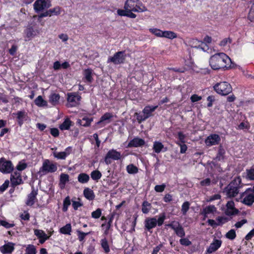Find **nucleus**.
<instances>
[{"instance_id": "nucleus-11", "label": "nucleus", "mask_w": 254, "mask_h": 254, "mask_svg": "<svg viewBox=\"0 0 254 254\" xmlns=\"http://www.w3.org/2000/svg\"><path fill=\"white\" fill-rule=\"evenodd\" d=\"M121 158V154L115 149L110 150L105 157V162L109 165L111 163V160H118Z\"/></svg>"}, {"instance_id": "nucleus-16", "label": "nucleus", "mask_w": 254, "mask_h": 254, "mask_svg": "<svg viewBox=\"0 0 254 254\" xmlns=\"http://www.w3.org/2000/svg\"><path fill=\"white\" fill-rule=\"evenodd\" d=\"M61 8L60 6H56L53 8L49 9L48 10L41 13L39 15V18H42L47 16H51L52 15H58L61 14Z\"/></svg>"}, {"instance_id": "nucleus-19", "label": "nucleus", "mask_w": 254, "mask_h": 254, "mask_svg": "<svg viewBox=\"0 0 254 254\" xmlns=\"http://www.w3.org/2000/svg\"><path fill=\"white\" fill-rule=\"evenodd\" d=\"M226 207L225 213L228 216L235 215L239 212L238 210L235 208L234 202L233 201H229L227 203Z\"/></svg>"}, {"instance_id": "nucleus-53", "label": "nucleus", "mask_w": 254, "mask_h": 254, "mask_svg": "<svg viewBox=\"0 0 254 254\" xmlns=\"http://www.w3.org/2000/svg\"><path fill=\"white\" fill-rule=\"evenodd\" d=\"M166 188V185L163 184L161 185H156L154 188V190L156 192H163Z\"/></svg>"}, {"instance_id": "nucleus-60", "label": "nucleus", "mask_w": 254, "mask_h": 254, "mask_svg": "<svg viewBox=\"0 0 254 254\" xmlns=\"http://www.w3.org/2000/svg\"><path fill=\"white\" fill-rule=\"evenodd\" d=\"M135 116H136L137 120L138 121V123H141V122L145 121L147 119V118H146V117L144 116V114H143V115H140L139 114H138L137 113H136Z\"/></svg>"}, {"instance_id": "nucleus-4", "label": "nucleus", "mask_w": 254, "mask_h": 254, "mask_svg": "<svg viewBox=\"0 0 254 254\" xmlns=\"http://www.w3.org/2000/svg\"><path fill=\"white\" fill-rule=\"evenodd\" d=\"M165 218L166 216L164 213L160 214L157 220L155 217L147 218L144 221L145 228L148 231H150L155 228L157 225L161 226L163 224Z\"/></svg>"}, {"instance_id": "nucleus-42", "label": "nucleus", "mask_w": 254, "mask_h": 254, "mask_svg": "<svg viewBox=\"0 0 254 254\" xmlns=\"http://www.w3.org/2000/svg\"><path fill=\"white\" fill-rule=\"evenodd\" d=\"M102 177V174L98 170H94L91 173V178L95 181H98Z\"/></svg>"}, {"instance_id": "nucleus-32", "label": "nucleus", "mask_w": 254, "mask_h": 254, "mask_svg": "<svg viewBox=\"0 0 254 254\" xmlns=\"http://www.w3.org/2000/svg\"><path fill=\"white\" fill-rule=\"evenodd\" d=\"M151 208V204L147 201H144L142 204V212L144 214H147Z\"/></svg>"}, {"instance_id": "nucleus-30", "label": "nucleus", "mask_w": 254, "mask_h": 254, "mask_svg": "<svg viewBox=\"0 0 254 254\" xmlns=\"http://www.w3.org/2000/svg\"><path fill=\"white\" fill-rule=\"evenodd\" d=\"M92 121V118L84 117L81 120H78L77 121V123L83 127H88L90 126Z\"/></svg>"}, {"instance_id": "nucleus-23", "label": "nucleus", "mask_w": 254, "mask_h": 254, "mask_svg": "<svg viewBox=\"0 0 254 254\" xmlns=\"http://www.w3.org/2000/svg\"><path fill=\"white\" fill-rule=\"evenodd\" d=\"M14 250V246L12 243H8L0 248V251L3 254H10Z\"/></svg>"}, {"instance_id": "nucleus-15", "label": "nucleus", "mask_w": 254, "mask_h": 254, "mask_svg": "<svg viewBox=\"0 0 254 254\" xmlns=\"http://www.w3.org/2000/svg\"><path fill=\"white\" fill-rule=\"evenodd\" d=\"M222 241L214 239L206 251V254H212L216 252L221 246Z\"/></svg>"}, {"instance_id": "nucleus-27", "label": "nucleus", "mask_w": 254, "mask_h": 254, "mask_svg": "<svg viewBox=\"0 0 254 254\" xmlns=\"http://www.w3.org/2000/svg\"><path fill=\"white\" fill-rule=\"evenodd\" d=\"M216 211V208L214 205H209L205 207L202 211V214L205 217H207L209 214H213Z\"/></svg>"}, {"instance_id": "nucleus-40", "label": "nucleus", "mask_w": 254, "mask_h": 254, "mask_svg": "<svg viewBox=\"0 0 254 254\" xmlns=\"http://www.w3.org/2000/svg\"><path fill=\"white\" fill-rule=\"evenodd\" d=\"M188 45L192 48H194L196 49L199 48V44L200 43V41H198L196 39H190L188 41Z\"/></svg>"}, {"instance_id": "nucleus-56", "label": "nucleus", "mask_w": 254, "mask_h": 254, "mask_svg": "<svg viewBox=\"0 0 254 254\" xmlns=\"http://www.w3.org/2000/svg\"><path fill=\"white\" fill-rule=\"evenodd\" d=\"M178 136L179 141L177 142H180L181 143H185L186 135L182 132H179L178 133Z\"/></svg>"}, {"instance_id": "nucleus-34", "label": "nucleus", "mask_w": 254, "mask_h": 254, "mask_svg": "<svg viewBox=\"0 0 254 254\" xmlns=\"http://www.w3.org/2000/svg\"><path fill=\"white\" fill-rule=\"evenodd\" d=\"M169 39H173L177 37V34L171 31H164L163 37Z\"/></svg>"}, {"instance_id": "nucleus-10", "label": "nucleus", "mask_w": 254, "mask_h": 254, "mask_svg": "<svg viewBox=\"0 0 254 254\" xmlns=\"http://www.w3.org/2000/svg\"><path fill=\"white\" fill-rule=\"evenodd\" d=\"M13 170V166L10 161L3 158L0 159V171L3 173H10Z\"/></svg>"}, {"instance_id": "nucleus-37", "label": "nucleus", "mask_w": 254, "mask_h": 254, "mask_svg": "<svg viewBox=\"0 0 254 254\" xmlns=\"http://www.w3.org/2000/svg\"><path fill=\"white\" fill-rule=\"evenodd\" d=\"M127 171L128 174H134L138 172V169L137 167L131 164L127 166Z\"/></svg>"}, {"instance_id": "nucleus-24", "label": "nucleus", "mask_w": 254, "mask_h": 254, "mask_svg": "<svg viewBox=\"0 0 254 254\" xmlns=\"http://www.w3.org/2000/svg\"><path fill=\"white\" fill-rule=\"evenodd\" d=\"M113 117V115L110 113H106L104 114L100 118V121L97 123L98 124L104 123V125L110 122V119Z\"/></svg>"}, {"instance_id": "nucleus-43", "label": "nucleus", "mask_w": 254, "mask_h": 254, "mask_svg": "<svg viewBox=\"0 0 254 254\" xmlns=\"http://www.w3.org/2000/svg\"><path fill=\"white\" fill-rule=\"evenodd\" d=\"M149 31L152 34H154L155 36L158 37H162L163 31L160 29L157 28H150L149 29Z\"/></svg>"}, {"instance_id": "nucleus-55", "label": "nucleus", "mask_w": 254, "mask_h": 254, "mask_svg": "<svg viewBox=\"0 0 254 254\" xmlns=\"http://www.w3.org/2000/svg\"><path fill=\"white\" fill-rule=\"evenodd\" d=\"M77 233L78 234V240L80 241H82L84 240L85 237L89 234V233H84L80 231H77Z\"/></svg>"}, {"instance_id": "nucleus-57", "label": "nucleus", "mask_w": 254, "mask_h": 254, "mask_svg": "<svg viewBox=\"0 0 254 254\" xmlns=\"http://www.w3.org/2000/svg\"><path fill=\"white\" fill-rule=\"evenodd\" d=\"M0 226H2L6 228H10L12 227L14 225L12 224H10L5 221L1 220L0 221Z\"/></svg>"}, {"instance_id": "nucleus-25", "label": "nucleus", "mask_w": 254, "mask_h": 254, "mask_svg": "<svg viewBox=\"0 0 254 254\" xmlns=\"http://www.w3.org/2000/svg\"><path fill=\"white\" fill-rule=\"evenodd\" d=\"M13 114L16 116L18 124L21 126L26 117L27 114L26 112L25 111H18L16 113H13Z\"/></svg>"}, {"instance_id": "nucleus-46", "label": "nucleus", "mask_w": 254, "mask_h": 254, "mask_svg": "<svg viewBox=\"0 0 254 254\" xmlns=\"http://www.w3.org/2000/svg\"><path fill=\"white\" fill-rule=\"evenodd\" d=\"M190 203L188 201H185L182 205L181 211L184 215H185L190 208Z\"/></svg>"}, {"instance_id": "nucleus-29", "label": "nucleus", "mask_w": 254, "mask_h": 254, "mask_svg": "<svg viewBox=\"0 0 254 254\" xmlns=\"http://www.w3.org/2000/svg\"><path fill=\"white\" fill-rule=\"evenodd\" d=\"M92 70L90 68H87L84 70L83 75L86 79V80L88 82H91L93 80V78L92 76Z\"/></svg>"}, {"instance_id": "nucleus-31", "label": "nucleus", "mask_w": 254, "mask_h": 254, "mask_svg": "<svg viewBox=\"0 0 254 254\" xmlns=\"http://www.w3.org/2000/svg\"><path fill=\"white\" fill-rule=\"evenodd\" d=\"M60 96L58 94L54 93L50 95L49 97V102L53 105H56L58 104Z\"/></svg>"}, {"instance_id": "nucleus-18", "label": "nucleus", "mask_w": 254, "mask_h": 254, "mask_svg": "<svg viewBox=\"0 0 254 254\" xmlns=\"http://www.w3.org/2000/svg\"><path fill=\"white\" fill-rule=\"evenodd\" d=\"M10 181L13 186H17L22 183L21 174L18 171H15L11 175Z\"/></svg>"}, {"instance_id": "nucleus-39", "label": "nucleus", "mask_w": 254, "mask_h": 254, "mask_svg": "<svg viewBox=\"0 0 254 254\" xmlns=\"http://www.w3.org/2000/svg\"><path fill=\"white\" fill-rule=\"evenodd\" d=\"M71 227L70 224H67L60 229V232L64 234H70Z\"/></svg>"}, {"instance_id": "nucleus-14", "label": "nucleus", "mask_w": 254, "mask_h": 254, "mask_svg": "<svg viewBox=\"0 0 254 254\" xmlns=\"http://www.w3.org/2000/svg\"><path fill=\"white\" fill-rule=\"evenodd\" d=\"M221 138L218 134H212L206 138L205 142L207 146H211L218 144Z\"/></svg>"}, {"instance_id": "nucleus-8", "label": "nucleus", "mask_w": 254, "mask_h": 254, "mask_svg": "<svg viewBox=\"0 0 254 254\" xmlns=\"http://www.w3.org/2000/svg\"><path fill=\"white\" fill-rule=\"evenodd\" d=\"M126 54L124 51L118 52L113 57H109L107 62L113 63L115 64H119L124 63L126 59Z\"/></svg>"}, {"instance_id": "nucleus-1", "label": "nucleus", "mask_w": 254, "mask_h": 254, "mask_svg": "<svg viewBox=\"0 0 254 254\" xmlns=\"http://www.w3.org/2000/svg\"><path fill=\"white\" fill-rule=\"evenodd\" d=\"M231 63L230 58L223 53L216 54L209 60V64L214 70L230 67Z\"/></svg>"}, {"instance_id": "nucleus-41", "label": "nucleus", "mask_w": 254, "mask_h": 254, "mask_svg": "<svg viewBox=\"0 0 254 254\" xmlns=\"http://www.w3.org/2000/svg\"><path fill=\"white\" fill-rule=\"evenodd\" d=\"M69 181V176L66 174L62 173L60 176V184L62 185L63 187L65 184Z\"/></svg>"}, {"instance_id": "nucleus-17", "label": "nucleus", "mask_w": 254, "mask_h": 254, "mask_svg": "<svg viewBox=\"0 0 254 254\" xmlns=\"http://www.w3.org/2000/svg\"><path fill=\"white\" fill-rule=\"evenodd\" d=\"M38 194V190L32 187V191L28 195L26 204L28 206H32L37 200L36 196Z\"/></svg>"}, {"instance_id": "nucleus-51", "label": "nucleus", "mask_w": 254, "mask_h": 254, "mask_svg": "<svg viewBox=\"0 0 254 254\" xmlns=\"http://www.w3.org/2000/svg\"><path fill=\"white\" fill-rule=\"evenodd\" d=\"M247 177L250 180H254V168L247 170Z\"/></svg>"}, {"instance_id": "nucleus-47", "label": "nucleus", "mask_w": 254, "mask_h": 254, "mask_svg": "<svg viewBox=\"0 0 254 254\" xmlns=\"http://www.w3.org/2000/svg\"><path fill=\"white\" fill-rule=\"evenodd\" d=\"M34 234L38 238H44L48 236L47 234L42 230L35 229L34 230Z\"/></svg>"}, {"instance_id": "nucleus-35", "label": "nucleus", "mask_w": 254, "mask_h": 254, "mask_svg": "<svg viewBox=\"0 0 254 254\" xmlns=\"http://www.w3.org/2000/svg\"><path fill=\"white\" fill-rule=\"evenodd\" d=\"M71 121L66 119L64 120V121L60 126V128L61 130H68L69 129L71 126Z\"/></svg>"}, {"instance_id": "nucleus-52", "label": "nucleus", "mask_w": 254, "mask_h": 254, "mask_svg": "<svg viewBox=\"0 0 254 254\" xmlns=\"http://www.w3.org/2000/svg\"><path fill=\"white\" fill-rule=\"evenodd\" d=\"M176 143L180 147V153L182 154L186 153L188 147L185 143H181L180 142H176Z\"/></svg>"}, {"instance_id": "nucleus-54", "label": "nucleus", "mask_w": 254, "mask_h": 254, "mask_svg": "<svg viewBox=\"0 0 254 254\" xmlns=\"http://www.w3.org/2000/svg\"><path fill=\"white\" fill-rule=\"evenodd\" d=\"M180 244L185 246H189L191 244V242L187 238H183L180 240Z\"/></svg>"}, {"instance_id": "nucleus-64", "label": "nucleus", "mask_w": 254, "mask_h": 254, "mask_svg": "<svg viewBox=\"0 0 254 254\" xmlns=\"http://www.w3.org/2000/svg\"><path fill=\"white\" fill-rule=\"evenodd\" d=\"M210 179L209 178H207L201 181L200 184L202 186H209L210 185Z\"/></svg>"}, {"instance_id": "nucleus-63", "label": "nucleus", "mask_w": 254, "mask_h": 254, "mask_svg": "<svg viewBox=\"0 0 254 254\" xmlns=\"http://www.w3.org/2000/svg\"><path fill=\"white\" fill-rule=\"evenodd\" d=\"M9 185V181L6 180L4 182V183L0 186V191L1 192H3L5 191L6 189L8 188Z\"/></svg>"}, {"instance_id": "nucleus-7", "label": "nucleus", "mask_w": 254, "mask_h": 254, "mask_svg": "<svg viewBox=\"0 0 254 254\" xmlns=\"http://www.w3.org/2000/svg\"><path fill=\"white\" fill-rule=\"evenodd\" d=\"M242 202L247 206H251L254 202V193L251 188L247 189L241 194Z\"/></svg>"}, {"instance_id": "nucleus-5", "label": "nucleus", "mask_w": 254, "mask_h": 254, "mask_svg": "<svg viewBox=\"0 0 254 254\" xmlns=\"http://www.w3.org/2000/svg\"><path fill=\"white\" fill-rule=\"evenodd\" d=\"M214 89L217 93L222 95H227L232 91L231 85L227 82L217 83L214 86Z\"/></svg>"}, {"instance_id": "nucleus-59", "label": "nucleus", "mask_w": 254, "mask_h": 254, "mask_svg": "<svg viewBox=\"0 0 254 254\" xmlns=\"http://www.w3.org/2000/svg\"><path fill=\"white\" fill-rule=\"evenodd\" d=\"M231 42H232V40L230 38H226L224 39L220 42L219 45L221 47H224L228 43H231Z\"/></svg>"}, {"instance_id": "nucleus-33", "label": "nucleus", "mask_w": 254, "mask_h": 254, "mask_svg": "<svg viewBox=\"0 0 254 254\" xmlns=\"http://www.w3.org/2000/svg\"><path fill=\"white\" fill-rule=\"evenodd\" d=\"M100 242L101 247L103 249L104 252L107 254L110 251V249L107 239L106 238L102 239Z\"/></svg>"}, {"instance_id": "nucleus-44", "label": "nucleus", "mask_w": 254, "mask_h": 254, "mask_svg": "<svg viewBox=\"0 0 254 254\" xmlns=\"http://www.w3.org/2000/svg\"><path fill=\"white\" fill-rule=\"evenodd\" d=\"M26 254H36V250L35 247L32 245H28L25 250Z\"/></svg>"}, {"instance_id": "nucleus-36", "label": "nucleus", "mask_w": 254, "mask_h": 254, "mask_svg": "<svg viewBox=\"0 0 254 254\" xmlns=\"http://www.w3.org/2000/svg\"><path fill=\"white\" fill-rule=\"evenodd\" d=\"M34 102L35 104L39 107H43L47 105V102L43 99L41 96H38Z\"/></svg>"}, {"instance_id": "nucleus-28", "label": "nucleus", "mask_w": 254, "mask_h": 254, "mask_svg": "<svg viewBox=\"0 0 254 254\" xmlns=\"http://www.w3.org/2000/svg\"><path fill=\"white\" fill-rule=\"evenodd\" d=\"M89 179V175L84 173L79 174L77 177L78 181L81 184L87 183Z\"/></svg>"}, {"instance_id": "nucleus-13", "label": "nucleus", "mask_w": 254, "mask_h": 254, "mask_svg": "<svg viewBox=\"0 0 254 254\" xmlns=\"http://www.w3.org/2000/svg\"><path fill=\"white\" fill-rule=\"evenodd\" d=\"M81 97L76 93L68 94L67 101L70 107H74L79 104Z\"/></svg>"}, {"instance_id": "nucleus-3", "label": "nucleus", "mask_w": 254, "mask_h": 254, "mask_svg": "<svg viewBox=\"0 0 254 254\" xmlns=\"http://www.w3.org/2000/svg\"><path fill=\"white\" fill-rule=\"evenodd\" d=\"M124 8L127 10L136 12H142L147 10L139 0H127L125 3Z\"/></svg>"}, {"instance_id": "nucleus-48", "label": "nucleus", "mask_w": 254, "mask_h": 254, "mask_svg": "<svg viewBox=\"0 0 254 254\" xmlns=\"http://www.w3.org/2000/svg\"><path fill=\"white\" fill-rule=\"evenodd\" d=\"M226 237L230 240H234L236 237L235 231L234 229L230 230L226 233Z\"/></svg>"}, {"instance_id": "nucleus-58", "label": "nucleus", "mask_w": 254, "mask_h": 254, "mask_svg": "<svg viewBox=\"0 0 254 254\" xmlns=\"http://www.w3.org/2000/svg\"><path fill=\"white\" fill-rule=\"evenodd\" d=\"M27 165L25 163L19 162L16 166V169L19 171L24 170L27 167Z\"/></svg>"}, {"instance_id": "nucleus-6", "label": "nucleus", "mask_w": 254, "mask_h": 254, "mask_svg": "<svg viewBox=\"0 0 254 254\" xmlns=\"http://www.w3.org/2000/svg\"><path fill=\"white\" fill-rule=\"evenodd\" d=\"M57 170V166L56 164L53 163L49 160L46 159L44 161L42 166L40 168L39 172L45 175L48 173H54Z\"/></svg>"}, {"instance_id": "nucleus-22", "label": "nucleus", "mask_w": 254, "mask_h": 254, "mask_svg": "<svg viewBox=\"0 0 254 254\" xmlns=\"http://www.w3.org/2000/svg\"><path fill=\"white\" fill-rule=\"evenodd\" d=\"M153 149L156 153H159L161 151L165 152L167 148H165L164 145L160 141H155L153 143Z\"/></svg>"}, {"instance_id": "nucleus-2", "label": "nucleus", "mask_w": 254, "mask_h": 254, "mask_svg": "<svg viewBox=\"0 0 254 254\" xmlns=\"http://www.w3.org/2000/svg\"><path fill=\"white\" fill-rule=\"evenodd\" d=\"M242 187L241 179L237 177L225 188L223 192L227 197H233L239 193V189Z\"/></svg>"}, {"instance_id": "nucleus-20", "label": "nucleus", "mask_w": 254, "mask_h": 254, "mask_svg": "<svg viewBox=\"0 0 254 254\" xmlns=\"http://www.w3.org/2000/svg\"><path fill=\"white\" fill-rule=\"evenodd\" d=\"M144 144L145 141L143 139L136 137L130 140L128 143L127 146L129 147H137L143 146Z\"/></svg>"}, {"instance_id": "nucleus-38", "label": "nucleus", "mask_w": 254, "mask_h": 254, "mask_svg": "<svg viewBox=\"0 0 254 254\" xmlns=\"http://www.w3.org/2000/svg\"><path fill=\"white\" fill-rule=\"evenodd\" d=\"M25 33L26 34V37L28 39V40H29L32 38H33L36 35V33L32 27L27 28L25 30Z\"/></svg>"}, {"instance_id": "nucleus-12", "label": "nucleus", "mask_w": 254, "mask_h": 254, "mask_svg": "<svg viewBox=\"0 0 254 254\" xmlns=\"http://www.w3.org/2000/svg\"><path fill=\"white\" fill-rule=\"evenodd\" d=\"M167 226L171 228L178 236L182 238L185 236L184 230L179 222L173 221Z\"/></svg>"}, {"instance_id": "nucleus-45", "label": "nucleus", "mask_w": 254, "mask_h": 254, "mask_svg": "<svg viewBox=\"0 0 254 254\" xmlns=\"http://www.w3.org/2000/svg\"><path fill=\"white\" fill-rule=\"evenodd\" d=\"M70 200L69 196H67L65 198L63 202V210L64 212H66L67 210L68 206L70 205Z\"/></svg>"}, {"instance_id": "nucleus-50", "label": "nucleus", "mask_w": 254, "mask_h": 254, "mask_svg": "<svg viewBox=\"0 0 254 254\" xmlns=\"http://www.w3.org/2000/svg\"><path fill=\"white\" fill-rule=\"evenodd\" d=\"M102 214V210L100 208L97 209L95 211H93L91 213V216L95 219L99 218Z\"/></svg>"}, {"instance_id": "nucleus-9", "label": "nucleus", "mask_w": 254, "mask_h": 254, "mask_svg": "<svg viewBox=\"0 0 254 254\" xmlns=\"http://www.w3.org/2000/svg\"><path fill=\"white\" fill-rule=\"evenodd\" d=\"M51 5V0H36L33 4V7L34 10L38 12L49 8Z\"/></svg>"}, {"instance_id": "nucleus-21", "label": "nucleus", "mask_w": 254, "mask_h": 254, "mask_svg": "<svg viewBox=\"0 0 254 254\" xmlns=\"http://www.w3.org/2000/svg\"><path fill=\"white\" fill-rule=\"evenodd\" d=\"M158 107V106H146L142 110V113L147 119L152 116V113Z\"/></svg>"}, {"instance_id": "nucleus-61", "label": "nucleus", "mask_w": 254, "mask_h": 254, "mask_svg": "<svg viewBox=\"0 0 254 254\" xmlns=\"http://www.w3.org/2000/svg\"><path fill=\"white\" fill-rule=\"evenodd\" d=\"M198 49H201L203 51H206L208 50V46L206 44L205 42L200 41Z\"/></svg>"}, {"instance_id": "nucleus-26", "label": "nucleus", "mask_w": 254, "mask_h": 254, "mask_svg": "<svg viewBox=\"0 0 254 254\" xmlns=\"http://www.w3.org/2000/svg\"><path fill=\"white\" fill-rule=\"evenodd\" d=\"M83 194L85 197L89 200H92L95 198V194L93 190L88 188L84 190Z\"/></svg>"}, {"instance_id": "nucleus-49", "label": "nucleus", "mask_w": 254, "mask_h": 254, "mask_svg": "<svg viewBox=\"0 0 254 254\" xmlns=\"http://www.w3.org/2000/svg\"><path fill=\"white\" fill-rule=\"evenodd\" d=\"M53 155L55 158L58 159H65L67 157L64 151L60 152H54Z\"/></svg>"}, {"instance_id": "nucleus-62", "label": "nucleus", "mask_w": 254, "mask_h": 254, "mask_svg": "<svg viewBox=\"0 0 254 254\" xmlns=\"http://www.w3.org/2000/svg\"><path fill=\"white\" fill-rule=\"evenodd\" d=\"M248 18L251 21H254V8L253 7H252L250 10Z\"/></svg>"}]
</instances>
